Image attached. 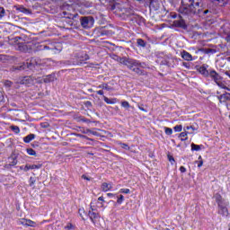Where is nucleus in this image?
<instances>
[{"label":"nucleus","mask_w":230,"mask_h":230,"mask_svg":"<svg viewBox=\"0 0 230 230\" xmlns=\"http://www.w3.org/2000/svg\"><path fill=\"white\" fill-rule=\"evenodd\" d=\"M124 200L123 195H119V197L117 199L118 204H122Z\"/></svg>","instance_id":"38"},{"label":"nucleus","mask_w":230,"mask_h":230,"mask_svg":"<svg viewBox=\"0 0 230 230\" xmlns=\"http://www.w3.org/2000/svg\"><path fill=\"white\" fill-rule=\"evenodd\" d=\"M172 26H174V28H181V30H186V28H188L186 21L182 19V16H180V19L173 21Z\"/></svg>","instance_id":"8"},{"label":"nucleus","mask_w":230,"mask_h":230,"mask_svg":"<svg viewBox=\"0 0 230 230\" xmlns=\"http://www.w3.org/2000/svg\"><path fill=\"white\" fill-rule=\"evenodd\" d=\"M181 58H183V60H186L187 62H191V60H193V56H191V54H190V52L186 50H182L181 52Z\"/></svg>","instance_id":"13"},{"label":"nucleus","mask_w":230,"mask_h":230,"mask_svg":"<svg viewBox=\"0 0 230 230\" xmlns=\"http://www.w3.org/2000/svg\"><path fill=\"white\" fill-rule=\"evenodd\" d=\"M121 146L122 148H126V149L128 148V146L127 144H122Z\"/></svg>","instance_id":"51"},{"label":"nucleus","mask_w":230,"mask_h":230,"mask_svg":"<svg viewBox=\"0 0 230 230\" xmlns=\"http://www.w3.org/2000/svg\"><path fill=\"white\" fill-rule=\"evenodd\" d=\"M98 89H105L106 91H112V87L108 84H102L98 86Z\"/></svg>","instance_id":"21"},{"label":"nucleus","mask_w":230,"mask_h":230,"mask_svg":"<svg viewBox=\"0 0 230 230\" xmlns=\"http://www.w3.org/2000/svg\"><path fill=\"white\" fill-rule=\"evenodd\" d=\"M90 134H93V136H100L98 132L93 130H91Z\"/></svg>","instance_id":"47"},{"label":"nucleus","mask_w":230,"mask_h":230,"mask_svg":"<svg viewBox=\"0 0 230 230\" xmlns=\"http://www.w3.org/2000/svg\"><path fill=\"white\" fill-rule=\"evenodd\" d=\"M24 80H28V77H24L22 84H24Z\"/></svg>","instance_id":"57"},{"label":"nucleus","mask_w":230,"mask_h":230,"mask_svg":"<svg viewBox=\"0 0 230 230\" xmlns=\"http://www.w3.org/2000/svg\"><path fill=\"white\" fill-rule=\"evenodd\" d=\"M20 170H24V166H21V167H20Z\"/></svg>","instance_id":"58"},{"label":"nucleus","mask_w":230,"mask_h":230,"mask_svg":"<svg viewBox=\"0 0 230 230\" xmlns=\"http://www.w3.org/2000/svg\"><path fill=\"white\" fill-rule=\"evenodd\" d=\"M82 179H84L85 181H91V179L85 175H82Z\"/></svg>","instance_id":"49"},{"label":"nucleus","mask_w":230,"mask_h":230,"mask_svg":"<svg viewBox=\"0 0 230 230\" xmlns=\"http://www.w3.org/2000/svg\"><path fill=\"white\" fill-rule=\"evenodd\" d=\"M45 49H50V48L46 45H40V44L36 45L35 51H44Z\"/></svg>","instance_id":"18"},{"label":"nucleus","mask_w":230,"mask_h":230,"mask_svg":"<svg viewBox=\"0 0 230 230\" xmlns=\"http://www.w3.org/2000/svg\"><path fill=\"white\" fill-rule=\"evenodd\" d=\"M0 17H4V8L0 7Z\"/></svg>","instance_id":"44"},{"label":"nucleus","mask_w":230,"mask_h":230,"mask_svg":"<svg viewBox=\"0 0 230 230\" xmlns=\"http://www.w3.org/2000/svg\"><path fill=\"white\" fill-rule=\"evenodd\" d=\"M17 10L18 12H22V13H30V10L22 6L17 8Z\"/></svg>","instance_id":"25"},{"label":"nucleus","mask_w":230,"mask_h":230,"mask_svg":"<svg viewBox=\"0 0 230 230\" xmlns=\"http://www.w3.org/2000/svg\"><path fill=\"white\" fill-rule=\"evenodd\" d=\"M208 67H209V66L204 64L198 68L199 73L205 78H208V75H209V69H208Z\"/></svg>","instance_id":"11"},{"label":"nucleus","mask_w":230,"mask_h":230,"mask_svg":"<svg viewBox=\"0 0 230 230\" xmlns=\"http://www.w3.org/2000/svg\"><path fill=\"white\" fill-rule=\"evenodd\" d=\"M137 44L140 48H146V41H145L143 39H137Z\"/></svg>","instance_id":"20"},{"label":"nucleus","mask_w":230,"mask_h":230,"mask_svg":"<svg viewBox=\"0 0 230 230\" xmlns=\"http://www.w3.org/2000/svg\"><path fill=\"white\" fill-rule=\"evenodd\" d=\"M98 200H100L101 202H103V196L99 197Z\"/></svg>","instance_id":"53"},{"label":"nucleus","mask_w":230,"mask_h":230,"mask_svg":"<svg viewBox=\"0 0 230 230\" xmlns=\"http://www.w3.org/2000/svg\"><path fill=\"white\" fill-rule=\"evenodd\" d=\"M29 182H30V186L33 187L35 185V182H36L35 178L34 177H31L30 180H29Z\"/></svg>","instance_id":"35"},{"label":"nucleus","mask_w":230,"mask_h":230,"mask_svg":"<svg viewBox=\"0 0 230 230\" xmlns=\"http://www.w3.org/2000/svg\"><path fill=\"white\" fill-rule=\"evenodd\" d=\"M191 150H195L196 152H199L200 150V146L191 144Z\"/></svg>","instance_id":"30"},{"label":"nucleus","mask_w":230,"mask_h":230,"mask_svg":"<svg viewBox=\"0 0 230 230\" xmlns=\"http://www.w3.org/2000/svg\"><path fill=\"white\" fill-rule=\"evenodd\" d=\"M214 199L217 204L218 215H222V217H228L229 210L227 209V207L229 206V202L226 201V199H224V198H222V195H220L218 193L214 195Z\"/></svg>","instance_id":"3"},{"label":"nucleus","mask_w":230,"mask_h":230,"mask_svg":"<svg viewBox=\"0 0 230 230\" xmlns=\"http://www.w3.org/2000/svg\"><path fill=\"white\" fill-rule=\"evenodd\" d=\"M217 98L220 103H226V102H230V93L226 92L225 93L219 95Z\"/></svg>","instance_id":"14"},{"label":"nucleus","mask_w":230,"mask_h":230,"mask_svg":"<svg viewBox=\"0 0 230 230\" xmlns=\"http://www.w3.org/2000/svg\"><path fill=\"white\" fill-rule=\"evenodd\" d=\"M214 3H218L221 4V6H224L226 4V1L227 0H212Z\"/></svg>","instance_id":"33"},{"label":"nucleus","mask_w":230,"mask_h":230,"mask_svg":"<svg viewBox=\"0 0 230 230\" xmlns=\"http://www.w3.org/2000/svg\"><path fill=\"white\" fill-rule=\"evenodd\" d=\"M78 121H83L84 123H91V121L89 120V119H85L84 117H79L78 118Z\"/></svg>","instance_id":"32"},{"label":"nucleus","mask_w":230,"mask_h":230,"mask_svg":"<svg viewBox=\"0 0 230 230\" xmlns=\"http://www.w3.org/2000/svg\"><path fill=\"white\" fill-rule=\"evenodd\" d=\"M81 132L83 133V134H91V129H89V128H86V129H83V130H81Z\"/></svg>","instance_id":"43"},{"label":"nucleus","mask_w":230,"mask_h":230,"mask_svg":"<svg viewBox=\"0 0 230 230\" xmlns=\"http://www.w3.org/2000/svg\"><path fill=\"white\" fill-rule=\"evenodd\" d=\"M103 100L109 105H114V103H116V99H109L108 97L103 96Z\"/></svg>","instance_id":"22"},{"label":"nucleus","mask_w":230,"mask_h":230,"mask_svg":"<svg viewBox=\"0 0 230 230\" xmlns=\"http://www.w3.org/2000/svg\"><path fill=\"white\" fill-rule=\"evenodd\" d=\"M40 168H42V164H38V165L32 164V165H31V164H27L23 168V172H28L29 170H39Z\"/></svg>","instance_id":"15"},{"label":"nucleus","mask_w":230,"mask_h":230,"mask_svg":"<svg viewBox=\"0 0 230 230\" xmlns=\"http://www.w3.org/2000/svg\"><path fill=\"white\" fill-rule=\"evenodd\" d=\"M180 172H181V173H186V167L181 166V167H180Z\"/></svg>","instance_id":"46"},{"label":"nucleus","mask_w":230,"mask_h":230,"mask_svg":"<svg viewBox=\"0 0 230 230\" xmlns=\"http://www.w3.org/2000/svg\"><path fill=\"white\" fill-rule=\"evenodd\" d=\"M81 26L83 28H93L94 26V18L93 16H84L81 18Z\"/></svg>","instance_id":"6"},{"label":"nucleus","mask_w":230,"mask_h":230,"mask_svg":"<svg viewBox=\"0 0 230 230\" xmlns=\"http://www.w3.org/2000/svg\"><path fill=\"white\" fill-rule=\"evenodd\" d=\"M19 226H24V227H37V223L31 221V219L20 218L17 221Z\"/></svg>","instance_id":"7"},{"label":"nucleus","mask_w":230,"mask_h":230,"mask_svg":"<svg viewBox=\"0 0 230 230\" xmlns=\"http://www.w3.org/2000/svg\"><path fill=\"white\" fill-rule=\"evenodd\" d=\"M65 229H68V230H71L73 229V224L71 223H68L66 226H65Z\"/></svg>","instance_id":"45"},{"label":"nucleus","mask_w":230,"mask_h":230,"mask_svg":"<svg viewBox=\"0 0 230 230\" xmlns=\"http://www.w3.org/2000/svg\"><path fill=\"white\" fill-rule=\"evenodd\" d=\"M11 130H13L14 134H19L21 132V128H19V126H11Z\"/></svg>","instance_id":"23"},{"label":"nucleus","mask_w":230,"mask_h":230,"mask_svg":"<svg viewBox=\"0 0 230 230\" xmlns=\"http://www.w3.org/2000/svg\"><path fill=\"white\" fill-rule=\"evenodd\" d=\"M181 15L187 17H211V13H215V9L206 7V4L202 0H181V5L179 9Z\"/></svg>","instance_id":"1"},{"label":"nucleus","mask_w":230,"mask_h":230,"mask_svg":"<svg viewBox=\"0 0 230 230\" xmlns=\"http://www.w3.org/2000/svg\"><path fill=\"white\" fill-rule=\"evenodd\" d=\"M208 78H211L215 84L218 83L219 80H222L220 74L211 68H209Z\"/></svg>","instance_id":"9"},{"label":"nucleus","mask_w":230,"mask_h":230,"mask_svg":"<svg viewBox=\"0 0 230 230\" xmlns=\"http://www.w3.org/2000/svg\"><path fill=\"white\" fill-rule=\"evenodd\" d=\"M61 64H64V66H73V59L63 61Z\"/></svg>","instance_id":"34"},{"label":"nucleus","mask_w":230,"mask_h":230,"mask_svg":"<svg viewBox=\"0 0 230 230\" xmlns=\"http://www.w3.org/2000/svg\"><path fill=\"white\" fill-rule=\"evenodd\" d=\"M119 62L123 66H127L128 69L138 75V76H143L145 75V69L146 67V63L141 62L137 59L127 58H119ZM142 68V69H141Z\"/></svg>","instance_id":"2"},{"label":"nucleus","mask_w":230,"mask_h":230,"mask_svg":"<svg viewBox=\"0 0 230 230\" xmlns=\"http://www.w3.org/2000/svg\"><path fill=\"white\" fill-rule=\"evenodd\" d=\"M35 139V134H30L27 137H23L24 143H30L31 141H33Z\"/></svg>","instance_id":"19"},{"label":"nucleus","mask_w":230,"mask_h":230,"mask_svg":"<svg viewBox=\"0 0 230 230\" xmlns=\"http://www.w3.org/2000/svg\"><path fill=\"white\" fill-rule=\"evenodd\" d=\"M76 137H81L82 139H87L88 141H93L92 138L87 137V136L85 135H82V134H75Z\"/></svg>","instance_id":"28"},{"label":"nucleus","mask_w":230,"mask_h":230,"mask_svg":"<svg viewBox=\"0 0 230 230\" xmlns=\"http://www.w3.org/2000/svg\"><path fill=\"white\" fill-rule=\"evenodd\" d=\"M35 64L37 62L35 61V58H31L30 60H27L26 63H22V65L16 66L15 69H18V71H24V69H33L35 67Z\"/></svg>","instance_id":"5"},{"label":"nucleus","mask_w":230,"mask_h":230,"mask_svg":"<svg viewBox=\"0 0 230 230\" xmlns=\"http://www.w3.org/2000/svg\"><path fill=\"white\" fill-rule=\"evenodd\" d=\"M4 85L5 87H12V85H13V83L12 81L5 80V81L4 82Z\"/></svg>","instance_id":"31"},{"label":"nucleus","mask_w":230,"mask_h":230,"mask_svg":"<svg viewBox=\"0 0 230 230\" xmlns=\"http://www.w3.org/2000/svg\"><path fill=\"white\" fill-rule=\"evenodd\" d=\"M1 46H3V44L0 42V48H1Z\"/></svg>","instance_id":"60"},{"label":"nucleus","mask_w":230,"mask_h":230,"mask_svg":"<svg viewBox=\"0 0 230 230\" xmlns=\"http://www.w3.org/2000/svg\"><path fill=\"white\" fill-rule=\"evenodd\" d=\"M102 191H109V190H112V184L103 182L102 184Z\"/></svg>","instance_id":"17"},{"label":"nucleus","mask_w":230,"mask_h":230,"mask_svg":"<svg viewBox=\"0 0 230 230\" xmlns=\"http://www.w3.org/2000/svg\"><path fill=\"white\" fill-rule=\"evenodd\" d=\"M199 159L200 161H197L196 163H198V168H200L204 164V161H202V156H199Z\"/></svg>","instance_id":"36"},{"label":"nucleus","mask_w":230,"mask_h":230,"mask_svg":"<svg viewBox=\"0 0 230 230\" xmlns=\"http://www.w3.org/2000/svg\"><path fill=\"white\" fill-rule=\"evenodd\" d=\"M18 161H17V155H12L8 157V164L4 165V168L10 169L13 166H16Z\"/></svg>","instance_id":"10"},{"label":"nucleus","mask_w":230,"mask_h":230,"mask_svg":"<svg viewBox=\"0 0 230 230\" xmlns=\"http://www.w3.org/2000/svg\"><path fill=\"white\" fill-rule=\"evenodd\" d=\"M96 93H97V94H100V96H103V92H102V90H99V91H97Z\"/></svg>","instance_id":"48"},{"label":"nucleus","mask_w":230,"mask_h":230,"mask_svg":"<svg viewBox=\"0 0 230 230\" xmlns=\"http://www.w3.org/2000/svg\"><path fill=\"white\" fill-rule=\"evenodd\" d=\"M164 132L167 136H172L173 134V130L171 128H164Z\"/></svg>","instance_id":"26"},{"label":"nucleus","mask_w":230,"mask_h":230,"mask_svg":"<svg viewBox=\"0 0 230 230\" xmlns=\"http://www.w3.org/2000/svg\"><path fill=\"white\" fill-rule=\"evenodd\" d=\"M227 42H230V33L226 36Z\"/></svg>","instance_id":"54"},{"label":"nucleus","mask_w":230,"mask_h":230,"mask_svg":"<svg viewBox=\"0 0 230 230\" xmlns=\"http://www.w3.org/2000/svg\"><path fill=\"white\" fill-rule=\"evenodd\" d=\"M190 128H192V130H193V127L192 126H187L186 127V130H190Z\"/></svg>","instance_id":"55"},{"label":"nucleus","mask_w":230,"mask_h":230,"mask_svg":"<svg viewBox=\"0 0 230 230\" xmlns=\"http://www.w3.org/2000/svg\"><path fill=\"white\" fill-rule=\"evenodd\" d=\"M1 102H4V93L3 92H0V103Z\"/></svg>","instance_id":"42"},{"label":"nucleus","mask_w":230,"mask_h":230,"mask_svg":"<svg viewBox=\"0 0 230 230\" xmlns=\"http://www.w3.org/2000/svg\"><path fill=\"white\" fill-rule=\"evenodd\" d=\"M180 137H181V141H186L188 139V132H181Z\"/></svg>","instance_id":"24"},{"label":"nucleus","mask_w":230,"mask_h":230,"mask_svg":"<svg viewBox=\"0 0 230 230\" xmlns=\"http://www.w3.org/2000/svg\"><path fill=\"white\" fill-rule=\"evenodd\" d=\"M55 80H56L55 74H51V75L43 76V82L45 84H49L50 82H55Z\"/></svg>","instance_id":"16"},{"label":"nucleus","mask_w":230,"mask_h":230,"mask_svg":"<svg viewBox=\"0 0 230 230\" xmlns=\"http://www.w3.org/2000/svg\"><path fill=\"white\" fill-rule=\"evenodd\" d=\"M107 196H108V197H114V194H112V193H108Z\"/></svg>","instance_id":"56"},{"label":"nucleus","mask_w":230,"mask_h":230,"mask_svg":"<svg viewBox=\"0 0 230 230\" xmlns=\"http://www.w3.org/2000/svg\"><path fill=\"white\" fill-rule=\"evenodd\" d=\"M182 130V126L181 125H177L174 127V131L175 132H181Z\"/></svg>","instance_id":"37"},{"label":"nucleus","mask_w":230,"mask_h":230,"mask_svg":"<svg viewBox=\"0 0 230 230\" xmlns=\"http://www.w3.org/2000/svg\"><path fill=\"white\" fill-rule=\"evenodd\" d=\"M169 161L172 163V161H175V159H173V156H169Z\"/></svg>","instance_id":"52"},{"label":"nucleus","mask_w":230,"mask_h":230,"mask_svg":"<svg viewBox=\"0 0 230 230\" xmlns=\"http://www.w3.org/2000/svg\"><path fill=\"white\" fill-rule=\"evenodd\" d=\"M182 66H183V67H186V69H190V65L188 62H183Z\"/></svg>","instance_id":"41"},{"label":"nucleus","mask_w":230,"mask_h":230,"mask_svg":"<svg viewBox=\"0 0 230 230\" xmlns=\"http://www.w3.org/2000/svg\"><path fill=\"white\" fill-rule=\"evenodd\" d=\"M89 55L85 52L76 53L73 58V66H82L85 61L89 60Z\"/></svg>","instance_id":"4"},{"label":"nucleus","mask_w":230,"mask_h":230,"mask_svg":"<svg viewBox=\"0 0 230 230\" xmlns=\"http://www.w3.org/2000/svg\"><path fill=\"white\" fill-rule=\"evenodd\" d=\"M121 107H124V109H130V103H128L127 101H123L121 102Z\"/></svg>","instance_id":"27"},{"label":"nucleus","mask_w":230,"mask_h":230,"mask_svg":"<svg viewBox=\"0 0 230 230\" xmlns=\"http://www.w3.org/2000/svg\"><path fill=\"white\" fill-rule=\"evenodd\" d=\"M120 193L128 194V193H130V190L129 189H121Z\"/></svg>","instance_id":"40"},{"label":"nucleus","mask_w":230,"mask_h":230,"mask_svg":"<svg viewBox=\"0 0 230 230\" xmlns=\"http://www.w3.org/2000/svg\"><path fill=\"white\" fill-rule=\"evenodd\" d=\"M27 154L29 155H37V152H35V150H33L32 148H27Z\"/></svg>","instance_id":"29"},{"label":"nucleus","mask_w":230,"mask_h":230,"mask_svg":"<svg viewBox=\"0 0 230 230\" xmlns=\"http://www.w3.org/2000/svg\"><path fill=\"white\" fill-rule=\"evenodd\" d=\"M172 17H173V19H175V17H177V15H173Z\"/></svg>","instance_id":"59"},{"label":"nucleus","mask_w":230,"mask_h":230,"mask_svg":"<svg viewBox=\"0 0 230 230\" xmlns=\"http://www.w3.org/2000/svg\"><path fill=\"white\" fill-rule=\"evenodd\" d=\"M138 109H139L140 111H142L143 112H146V110H145V108H143V107H141V106H138Z\"/></svg>","instance_id":"50"},{"label":"nucleus","mask_w":230,"mask_h":230,"mask_svg":"<svg viewBox=\"0 0 230 230\" xmlns=\"http://www.w3.org/2000/svg\"><path fill=\"white\" fill-rule=\"evenodd\" d=\"M90 208L92 210H89L88 217H90V219L94 224V220H96V218H99L100 215L98 214V212H96L95 209L93 208V203H91Z\"/></svg>","instance_id":"12"},{"label":"nucleus","mask_w":230,"mask_h":230,"mask_svg":"<svg viewBox=\"0 0 230 230\" xmlns=\"http://www.w3.org/2000/svg\"><path fill=\"white\" fill-rule=\"evenodd\" d=\"M84 106L87 107V109L93 107V102H91L90 101H87L84 102Z\"/></svg>","instance_id":"39"},{"label":"nucleus","mask_w":230,"mask_h":230,"mask_svg":"<svg viewBox=\"0 0 230 230\" xmlns=\"http://www.w3.org/2000/svg\"><path fill=\"white\" fill-rule=\"evenodd\" d=\"M137 1L141 2V1H143V0H137Z\"/></svg>","instance_id":"61"}]
</instances>
